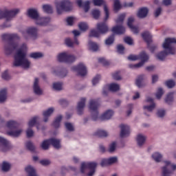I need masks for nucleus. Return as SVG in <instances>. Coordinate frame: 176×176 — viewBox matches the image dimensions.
<instances>
[{
  "instance_id": "obj_41",
  "label": "nucleus",
  "mask_w": 176,
  "mask_h": 176,
  "mask_svg": "<svg viewBox=\"0 0 176 176\" xmlns=\"http://www.w3.org/2000/svg\"><path fill=\"white\" fill-rule=\"evenodd\" d=\"M100 35H101V33L96 29L91 30L89 32V36H94V38H100Z\"/></svg>"
},
{
  "instance_id": "obj_19",
  "label": "nucleus",
  "mask_w": 176,
  "mask_h": 176,
  "mask_svg": "<svg viewBox=\"0 0 176 176\" xmlns=\"http://www.w3.org/2000/svg\"><path fill=\"white\" fill-rule=\"evenodd\" d=\"M90 1H86L82 3V0H77V5L79 8H83L85 13H87L90 10Z\"/></svg>"
},
{
  "instance_id": "obj_48",
  "label": "nucleus",
  "mask_w": 176,
  "mask_h": 176,
  "mask_svg": "<svg viewBox=\"0 0 176 176\" xmlns=\"http://www.w3.org/2000/svg\"><path fill=\"white\" fill-rule=\"evenodd\" d=\"M53 89H54V90H57L58 91H60V90L63 89V83L62 82H54L53 84Z\"/></svg>"
},
{
  "instance_id": "obj_55",
  "label": "nucleus",
  "mask_w": 176,
  "mask_h": 176,
  "mask_svg": "<svg viewBox=\"0 0 176 176\" xmlns=\"http://www.w3.org/2000/svg\"><path fill=\"white\" fill-rule=\"evenodd\" d=\"M91 13L94 19H96V20L98 19L100 14V12L98 10H93Z\"/></svg>"
},
{
  "instance_id": "obj_18",
  "label": "nucleus",
  "mask_w": 176,
  "mask_h": 176,
  "mask_svg": "<svg viewBox=\"0 0 176 176\" xmlns=\"http://www.w3.org/2000/svg\"><path fill=\"white\" fill-rule=\"evenodd\" d=\"M96 30L100 32V34H107L108 32V25L105 22L98 23L96 25Z\"/></svg>"
},
{
  "instance_id": "obj_46",
  "label": "nucleus",
  "mask_w": 176,
  "mask_h": 176,
  "mask_svg": "<svg viewBox=\"0 0 176 176\" xmlns=\"http://www.w3.org/2000/svg\"><path fill=\"white\" fill-rule=\"evenodd\" d=\"M1 170L2 171H4L6 173L9 171V170H10V164L6 162H3L2 164Z\"/></svg>"
},
{
  "instance_id": "obj_28",
  "label": "nucleus",
  "mask_w": 176,
  "mask_h": 176,
  "mask_svg": "<svg viewBox=\"0 0 176 176\" xmlns=\"http://www.w3.org/2000/svg\"><path fill=\"white\" fill-rule=\"evenodd\" d=\"M142 38L146 42V43L149 44L152 42V34L149 33V32H144L142 34Z\"/></svg>"
},
{
  "instance_id": "obj_32",
  "label": "nucleus",
  "mask_w": 176,
  "mask_h": 176,
  "mask_svg": "<svg viewBox=\"0 0 176 176\" xmlns=\"http://www.w3.org/2000/svg\"><path fill=\"white\" fill-rule=\"evenodd\" d=\"M25 170L28 173V176H38V175H36V170L31 166H28Z\"/></svg>"
},
{
  "instance_id": "obj_44",
  "label": "nucleus",
  "mask_w": 176,
  "mask_h": 176,
  "mask_svg": "<svg viewBox=\"0 0 176 176\" xmlns=\"http://www.w3.org/2000/svg\"><path fill=\"white\" fill-rule=\"evenodd\" d=\"M25 146L28 151H30V152H35V146H34V144L31 142H27L25 143Z\"/></svg>"
},
{
  "instance_id": "obj_54",
  "label": "nucleus",
  "mask_w": 176,
  "mask_h": 176,
  "mask_svg": "<svg viewBox=\"0 0 176 176\" xmlns=\"http://www.w3.org/2000/svg\"><path fill=\"white\" fill-rule=\"evenodd\" d=\"M101 79V76L100 74H97L92 80V85L94 86H96L98 82H100V80Z\"/></svg>"
},
{
  "instance_id": "obj_59",
  "label": "nucleus",
  "mask_w": 176,
  "mask_h": 176,
  "mask_svg": "<svg viewBox=\"0 0 176 176\" xmlns=\"http://www.w3.org/2000/svg\"><path fill=\"white\" fill-rule=\"evenodd\" d=\"M147 48L151 53H155L157 50V45H147Z\"/></svg>"
},
{
  "instance_id": "obj_13",
  "label": "nucleus",
  "mask_w": 176,
  "mask_h": 176,
  "mask_svg": "<svg viewBox=\"0 0 176 176\" xmlns=\"http://www.w3.org/2000/svg\"><path fill=\"white\" fill-rule=\"evenodd\" d=\"M38 119H39L38 116H34L29 121V128L26 131V135L28 138H31V137H34V131H32L31 127H34V126L36 124Z\"/></svg>"
},
{
  "instance_id": "obj_12",
  "label": "nucleus",
  "mask_w": 176,
  "mask_h": 176,
  "mask_svg": "<svg viewBox=\"0 0 176 176\" xmlns=\"http://www.w3.org/2000/svg\"><path fill=\"white\" fill-rule=\"evenodd\" d=\"M1 39L10 42L12 45H16L17 42L20 41V36L17 34L6 33L1 35Z\"/></svg>"
},
{
  "instance_id": "obj_7",
  "label": "nucleus",
  "mask_w": 176,
  "mask_h": 176,
  "mask_svg": "<svg viewBox=\"0 0 176 176\" xmlns=\"http://www.w3.org/2000/svg\"><path fill=\"white\" fill-rule=\"evenodd\" d=\"M97 167L96 162H82L80 167V173L82 174L86 173V170H90L89 173L87 174L88 176L94 175L96 173V168Z\"/></svg>"
},
{
  "instance_id": "obj_5",
  "label": "nucleus",
  "mask_w": 176,
  "mask_h": 176,
  "mask_svg": "<svg viewBox=\"0 0 176 176\" xmlns=\"http://www.w3.org/2000/svg\"><path fill=\"white\" fill-rule=\"evenodd\" d=\"M19 123L14 120H10L7 122L6 126L10 131L7 132L8 135L11 137H19L21 134L23 130L19 129Z\"/></svg>"
},
{
  "instance_id": "obj_26",
  "label": "nucleus",
  "mask_w": 176,
  "mask_h": 176,
  "mask_svg": "<svg viewBox=\"0 0 176 176\" xmlns=\"http://www.w3.org/2000/svg\"><path fill=\"white\" fill-rule=\"evenodd\" d=\"M113 116V111L107 110L104 113L100 116L101 120H109Z\"/></svg>"
},
{
  "instance_id": "obj_40",
  "label": "nucleus",
  "mask_w": 176,
  "mask_h": 176,
  "mask_svg": "<svg viewBox=\"0 0 176 176\" xmlns=\"http://www.w3.org/2000/svg\"><path fill=\"white\" fill-rule=\"evenodd\" d=\"M152 157L155 162L159 163V162L162 161V157H163V156L159 153H155L152 155Z\"/></svg>"
},
{
  "instance_id": "obj_9",
  "label": "nucleus",
  "mask_w": 176,
  "mask_h": 176,
  "mask_svg": "<svg viewBox=\"0 0 176 176\" xmlns=\"http://www.w3.org/2000/svg\"><path fill=\"white\" fill-rule=\"evenodd\" d=\"M20 12V9L15 8L11 10L3 11L0 8V19H6V21H10L16 14H19Z\"/></svg>"
},
{
  "instance_id": "obj_22",
  "label": "nucleus",
  "mask_w": 176,
  "mask_h": 176,
  "mask_svg": "<svg viewBox=\"0 0 176 176\" xmlns=\"http://www.w3.org/2000/svg\"><path fill=\"white\" fill-rule=\"evenodd\" d=\"M26 32L28 35H31L34 39L38 38V28L31 27L27 29Z\"/></svg>"
},
{
  "instance_id": "obj_6",
  "label": "nucleus",
  "mask_w": 176,
  "mask_h": 176,
  "mask_svg": "<svg viewBox=\"0 0 176 176\" xmlns=\"http://www.w3.org/2000/svg\"><path fill=\"white\" fill-rule=\"evenodd\" d=\"M162 51L157 54V58L160 61H164L168 54H175V47L173 45H163Z\"/></svg>"
},
{
  "instance_id": "obj_36",
  "label": "nucleus",
  "mask_w": 176,
  "mask_h": 176,
  "mask_svg": "<svg viewBox=\"0 0 176 176\" xmlns=\"http://www.w3.org/2000/svg\"><path fill=\"white\" fill-rule=\"evenodd\" d=\"M144 79H145L144 75L139 76L135 81L136 86H138V87H142V82H144Z\"/></svg>"
},
{
  "instance_id": "obj_63",
  "label": "nucleus",
  "mask_w": 176,
  "mask_h": 176,
  "mask_svg": "<svg viewBox=\"0 0 176 176\" xmlns=\"http://www.w3.org/2000/svg\"><path fill=\"white\" fill-rule=\"evenodd\" d=\"M117 52L119 54H124V47L123 45H118Z\"/></svg>"
},
{
  "instance_id": "obj_11",
  "label": "nucleus",
  "mask_w": 176,
  "mask_h": 176,
  "mask_svg": "<svg viewBox=\"0 0 176 176\" xmlns=\"http://www.w3.org/2000/svg\"><path fill=\"white\" fill-rule=\"evenodd\" d=\"M165 166L162 167V176H171L176 170V165L171 164L170 161H165Z\"/></svg>"
},
{
  "instance_id": "obj_57",
  "label": "nucleus",
  "mask_w": 176,
  "mask_h": 176,
  "mask_svg": "<svg viewBox=\"0 0 176 176\" xmlns=\"http://www.w3.org/2000/svg\"><path fill=\"white\" fill-rule=\"evenodd\" d=\"M166 85L168 89H173V87L175 86V82H174L173 80H169L166 82Z\"/></svg>"
},
{
  "instance_id": "obj_24",
  "label": "nucleus",
  "mask_w": 176,
  "mask_h": 176,
  "mask_svg": "<svg viewBox=\"0 0 176 176\" xmlns=\"http://www.w3.org/2000/svg\"><path fill=\"white\" fill-rule=\"evenodd\" d=\"M126 29L122 25H116L112 28V32L117 34L118 35H122L124 34Z\"/></svg>"
},
{
  "instance_id": "obj_51",
  "label": "nucleus",
  "mask_w": 176,
  "mask_h": 176,
  "mask_svg": "<svg viewBox=\"0 0 176 176\" xmlns=\"http://www.w3.org/2000/svg\"><path fill=\"white\" fill-rule=\"evenodd\" d=\"M121 8L122 6L120 5V1L114 0V12H118V10H119Z\"/></svg>"
},
{
  "instance_id": "obj_34",
  "label": "nucleus",
  "mask_w": 176,
  "mask_h": 176,
  "mask_svg": "<svg viewBox=\"0 0 176 176\" xmlns=\"http://www.w3.org/2000/svg\"><path fill=\"white\" fill-rule=\"evenodd\" d=\"M61 120H63V116H58L52 123L53 127H54V129H58V127H60V123H61Z\"/></svg>"
},
{
  "instance_id": "obj_58",
  "label": "nucleus",
  "mask_w": 176,
  "mask_h": 176,
  "mask_svg": "<svg viewBox=\"0 0 176 176\" xmlns=\"http://www.w3.org/2000/svg\"><path fill=\"white\" fill-rule=\"evenodd\" d=\"M124 42L127 45H133V43H134V41L130 36L124 37Z\"/></svg>"
},
{
  "instance_id": "obj_10",
  "label": "nucleus",
  "mask_w": 176,
  "mask_h": 176,
  "mask_svg": "<svg viewBox=\"0 0 176 176\" xmlns=\"http://www.w3.org/2000/svg\"><path fill=\"white\" fill-rule=\"evenodd\" d=\"M76 60V57L68 52H62L58 55V60L59 63H65L66 64H72Z\"/></svg>"
},
{
  "instance_id": "obj_20",
  "label": "nucleus",
  "mask_w": 176,
  "mask_h": 176,
  "mask_svg": "<svg viewBox=\"0 0 176 176\" xmlns=\"http://www.w3.org/2000/svg\"><path fill=\"white\" fill-rule=\"evenodd\" d=\"M33 89L34 92L35 94H37V96H41V94H42V89H41V87H39V79L38 78L34 79Z\"/></svg>"
},
{
  "instance_id": "obj_62",
  "label": "nucleus",
  "mask_w": 176,
  "mask_h": 176,
  "mask_svg": "<svg viewBox=\"0 0 176 176\" xmlns=\"http://www.w3.org/2000/svg\"><path fill=\"white\" fill-rule=\"evenodd\" d=\"M116 149V142H113L109 146V152H110V153H112V152H115Z\"/></svg>"
},
{
  "instance_id": "obj_43",
  "label": "nucleus",
  "mask_w": 176,
  "mask_h": 176,
  "mask_svg": "<svg viewBox=\"0 0 176 176\" xmlns=\"http://www.w3.org/2000/svg\"><path fill=\"white\" fill-rule=\"evenodd\" d=\"M173 43L176 44L175 38H166L163 43V45H173Z\"/></svg>"
},
{
  "instance_id": "obj_38",
  "label": "nucleus",
  "mask_w": 176,
  "mask_h": 176,
  "mask_svg": "<svg viewBox=\"0 0 176 176\" xmlns=\"http://www.w3.org/2000/svg\"><path fill=\"white\" fill-rule=\"evenodd\" d=\"M50 145H51L50 139L45 140L41 144V148L44 151H47V149H49V146H50Z\"/></svg>"
},
{
  "instance_id": "obj_64",
  "label": "nucleus",
  "mask_w": 176,
  "mask_h": 176,
  "mask_svg": "<svg viewBox=\"0 0 176 176\" xmlns=\"http://www.w3.org/2000/svg\"><path fill=\"white\" fill-rule=\"evenodd\" d=\"M65 126L69 131H74V126H72V124L69 122H65Z\"/></svg>"
},
{
  "instance_id": "obj_2",
  "label": "nucleus",
  "mask_w": 176,
  "mask_h": 176,
  "mask_svg": "<svg viewBox=\"0 0 176 176\" xmlns=\"http://www.w3.org/2000/svg\"><path fill=\"white\" fill-rule=\"evenodd\" d=\"M28 16L30 19L35 20V23L37 25H47L50 23V17H41L38 10L35 8H30L28 10Z\"/></svg>"
},
{
  "instance_id": "obj_25",
  "label": "nucleus",
  "mask_w": 176,
  "mask_h": 176,
  "mask_svg": "<svg viewBox=\"0 0 176 176\" xmlns=\"http://www.w3.org/2000/svg\"><path fill=\"white\" fill-rule=\"evenodd\" d=\"M146 101V102H151V104L148 106H144V109H147L148 112H152L156 107V104L153 102V99L152 98H147Z\"/></svg>"
},
{
  "instance_id": "obj_27",
  "label": "nucleus",
  "mask_w": 176,
  "mask_h": 176,
  "mask_svg": "<svg viewBox=\"0 0 176 176\" xmlns=\"http://www.w3.org/2000/svg\"><path fill=\"white\" fill-rule=\"evenodd\" d=\"M148 12H149V10L146 8H140L138 12V17H139V19L146 17V16H148Z\"/></svg>"
},
{
  "instance_id": "obj_47",
  "label": "nucleus",
  "mask_w": 176,
  "mask_h": 176,
  "mask_svg": "<svg viewBox=\"0 0 176 176\" xmlns=\"http://www.w3.org/2000/svg\"><path fill=\"white\" fill-rule=\"evenodd\" d=\"M163 94H164L163 89L162 87L158 88L157 93L155 94L156 98H157V100H160Z\"/></svg>"
},
{
  "instance_id": "obj_17",
  "label": "nucleus",
  "mask_w": 176,
  "mask_h": 176,
  "mask_svg": "<svg viewBox=\"0 0 176 176\" xmlns=\"http://www.w3.org/2000/svg\"><path fill=\"white\" fill-rule=\"evenodd\" d=\"M86 106V98H82L77 104L78 115H83V109Z\"/></svg>"
},
{
  "instance_id": "obj_21",
  "label": "nucleus",
  "mask_w": 176,
  "mask_h": 176,
  "mask_svg": "<svg viewBox=\"0 0 176 176\" xmlns=\"http://www.w3.org/2000/svg\"><path fill=\"white\" fill-rule=\"evenodd\" d=\"M133 23H134V18L133 16H131L128 19L127 25L134 34H138V28L133 25Z\"/></svg>"
},
{
  "instance_id": "obj_14",
  "label": "nucleus",
  "mask_w": 176,
  "mask_h": 176,
  "mask_svg": "<svg viewBox=\"0 0 176 176\" xmlns=\"http://www.w3.org/2000/svg\"><path fill=\"white\" fill-rule=\"evenodd\" d=\"M72 71H76L80 76H86L87 75V69L83 63H79L77 66L72 67Z\"/></svg>"
},
{
  "instance_id": "obj_4",
  "label": "nucleus",
  "mask_w": 176,
  "mask_h": 176,
  "mask_svg": "<svg viewBox=\"0 0 176 176\" xmlns=\"http://www.w3.org/2000/svg\"><path fill=\"white\" fill-rule=\"evenodd\" d=\"M57 14H63L64 12L72 10V3L69 0H61L55 3Z\"/></svg>"
},
{
  "instance_id": "obj_30",
  "label": "nucleus",
  "mask_w": 176,
  "mask_h": 176,
  "mask_svg": "<svg viewBox=\"0 0 176 176\" xmlns=\"http://www.w3.org/2000/svg\"><path fill=\"white\" fill-rule=\"evenodd\" d=\"M53 112H54V109H53V107H51V108L48 109L47 111H43V115L44 116L43 121L45 122H46L49 120V117L50 116V115L52 113H53Z\"/></svg>"
},
{
  "instance_id": "obj_37",
  "label": "nucleus",
  "mask_w": 176,
  "mask_h": 176,
  "mask_svg": "<svg viewBox=\"0 0 176 176\" xmlns=\"http://www.w3.org/2000/svg\"><path fill=\"white\" fill-rule=\"evenodd\" d=\"M174 100V93L170 92L169 94H167L166 98H165V102L166 104H171Z\"/></svg>"
},
{
  "instance_id": "obj_42",
  "label": "nucleus",
  "mask_w": 176,
  "mask_h": 176,
  "mask_svg": "<svg viewBox=\"0 0 176 176\" xmlns=\"http://www.w3.org/2000/svg\"><path fill=\"white\" fill-rule=\"evenodd\" d=\"M30 57L36 60L38 58H42V57H43V54L41 52H33L30 54Z\"/></svg>"
},
{
  "instance_id": "obj_45",
  "label": "nucleus",
  "mask_w": 176,
  "mask_h": 176,
  "mask_svg": "<svg viewBox=\"0 0 176 176\" xmlns=\"http://www.w3.org/2000/svg\"><path fill=\"white\" fill-rule=\"evenodd\" d=\"M43 10L45 13H53V8L50 6V5H44L43 6Z\"/></svg>"
},
{
  "instance_id": "obj_16",
  "label": "nucleus",
  "mask_w": 176,
  "mask_h": 176,
  "mask_svg": "<svg viewBox=\"0 0 176 176\" xmlns=\"http://www.w3.org/2000/svg\"><path fill=\"white\" fill-rule=\"evenodd\" d=\"M120 127L121 129V138H124V137H129L130 135V126L129 125L122 124L121 125H120Z\"/></svg>"
},
{
  "instance_id": "obj_23",
  "label": "nucleus",
  "mask_w": 176,
  "mask_h": 176,
  "mask_svg": "<svg viewBox=\"0 0 176 176\" xmlns=\"http://www.w3.org/2000/svg\"><path fill=\"white\" fill-rule=\"evenodd\" d=\"M53 74L60 78H65L68 74V71L66 69H57L53 71Z\"/></svg>"
},
{
  "instance_id": "obj_33",
  "label": "nucleus",
  "mask_w": 176,
  "mask_h": 176,
  "mask_svg": "<svg viewBox=\"0 0 176 176\" xmlns=\"http://www.w3.org/2000/svg\"><path fill=\"white\" fill-rule=\"evenodd\" d=\"M8 97V89L4 88L0 91V102H5Z\"/></svg>"
},
{
  "instance_id": "obj_53",
  "label": "nucleus",
  "mask_w": 176,
  "mask_h": 176,
  "mask_svg": "<svg viewBox=\"0 0 176 176\" xmlns=\"http://www.w3.org/2000/svg\"><path fill=\"white\" fill-rule=\"evenodd\" d=\"M113 78L115 80H120V79H122V77L120 76V71H117L116 72H114L112 74Z\"/></svg>"
},
{
  "instance_id": "obj_35",
  "label": "nucleus",
  "mask_w": 176,
  "mask_h": 176,
  "mask_svg": "<svg viewBox=\"0 0 176 176\" xmlns=\"http://www.w3.org/2000/svg\"><path fill=\"white\" fill-rule=\"evenodd\" d=\"M51 145L56 148V149H60L61 148V145L60 144V140H57L55 138L50 139Z\"/></svg>"
},
{
  "instance_id": "obj_1",
  "label": "nucleus",
  "mask_w": 176,
  "mask_h": 176,
  "mask_svg": "<svg viewBox=\"0 0 176 176\" xmlns=\"http://www.w3.org/2000/svg\"><path fill=\"white\" fill-rule=\"evenodd\" d=\"M16 53L14 56V67L30 68V62L27 59V47L23 45L19 48V45H7L5 46V54L7 56Z\"/></svg>"
},
{
  "instance_id": "obj_49",
  "label": "nucleus",
  "mask_w": 176,
  "mask_h": 176,
  "mask_svg": "<svg viewBox=\"0 0 176 176\" xmlns=\"http://www.w3.org/2000/svg\"><path fill=\"white\" fill-rule=\"evenodd\" d=\"M115 41V35L112 34L111 36H109L106 41L105 43L106 45H112L113 42Z\"/></svg>"
},
{
  "instance_id": "obj_60",
  "label": "nucleus",
  "mask_w": 176,
  "mask_h": 176,
  "mask_svg": "<svg viewBox=\"0 0 176 176\" xmlns=\"http://www.w3.org/2000/svg\"><path fill=\"white\" fill-rule=\"evenodd\" d=\"M100 49V47H98V45H90L89 46V50L91 52H97Z\"/></svg>"
},
{
  "instance_id": "obj_50",
  "label": "nucleus",
  "mask_w": 176,
  "mask_h": 176,
  "mask_svg": "<svg viewBox=\"0 0 176 176\" xmlns=\"http://www.w3.org/2000/svg\"><path fill=\"white\" fill-rule=\"evenodd\" d=\"M126 17V14H120L118 19L116 21V24H123V21H124V18Z\"/></svg>"
},
{
  "instance_id": "obj_8",
  "label": "nucleus",
  "mask_w": 176,
  "mask_h": 176,
  "mask_svg": "<svg viewBox=\"0 0 176 176\" xmlns=\"http://www.w3.org/2000/svg\"><path fill=\"white\" fill-rule=\"evenodd\" d=\"M100 107V99H92L89 101V108L92 112V119L96 121L98 119V107Z\"/></svg>"
},
{
  "instance_id": "obj_39",
  "label": "nucleus",
  "mask_w": 176,
  "mask_h": 176,
  "mask_svg": "<svg viewBox=\"0 0 176 176\" xmlns=\"http://www.w3.org/2000/svg\"><path fill=\"white\" fill-rule=\"evenodd\" d=\"M109 89L110 91H118L120 89V86L116 83L110 84Z\"/></svg>"
},
{
  "instance_id": "obj_3",
  "label": "nucleus",
  "mask_w": 176,
  "mask_h": 176,
  "mask_svg": "<svg viewBox=\"0 0 176 176\" xmlns=\"http://www.w3.org/2000/svg\"><path fill=\"white\" fill-rule=\"evenodd\" d=\"M129 61H137V60H141V61L135 65H129V68H140L142 67L149 60V56L145 53V52H141L139 55L131 54L127 58Z\"/></svg>"
},
{
  "instance_id": "obj_15",
  "label": "nucleus",
  "mask_w": 176,
  "mask_h": 176,
  "mask_svg": "<svg viewBox=\"0 0 176 176\" xmlns=\"http://www.w3.org/2000/svg\"><path fill=\"white\" fill-rule=\"evenodd\" d=\"M10 149V144L9 142L6 139L0 137V151L1 152H8Z\"/></svg>"
},
{
  "instance_id": "obj_29",
  "label": "nucleus",
  "mask_w": 176,
  "mask_h": 176,
  "mask_svg": "<svg viewBox=\"0 0 176 176\" xmlns=\"http://www.w3.org/2000/svg\"><path fill=\"white\" fill-rule=\"evenodd\" d=\"M136 141L138 146H142L144 144H145V141H146V137L142 135V134H138L136 138Z\"/></svg>"
},
{
  "instance_id": "obj_52",
  "label": "nucleus",
  "mask_w": 176,
  "mask_h": 176,
  "mask_svg": "<svg viewBox=\"0 0 176 176\" xmlns=\"http://www.w3.org/2000/svg\"><path fill=\"white\" fill-rule=\"evenodd\" d=\"M78 28L81 31H86V30L89 28V26L87 25V23L85 22H81L78 24Z\"/></svg>"
},
{
  "instance_id": "obj_61",
  "label": "nucleus",
  "mask_w": 176,
  "mask_h": 176,
  "mask_svg": "<svg viewBox=\"0 0 176 176\" xmlns=\"http://www.w3.org/2000/svg\"><path fill=\"white\" fill-rule=\"evenodd\" d=\"M76 19L74 16H69L66 19V21L68 25H73L74 21H75Z\"/></svg>"
},
{
  "instance_id": "obj_31",
  "label": "nucleus",
  "mask_w": 176,
  "mask_h": 176,
  "mask_svg": "<svg viewBox=\"0 0 176 176\" xmlns=\"http://www.w3.org/2000/svg\"><path fill=\"white\" fill-rule=\"evenodd\" d=\"M94 135L98 137L99 138H104L105 137H108V132L102 129H99L94 133Z\"/></svg>"
},
{
  "instance_id": "obj_56",
  "label": "nucleus",
  "mask_w": 176,
  "mask_h": 176,
  "mask_svg": "<svg viewBox=\"0 0 176 176\" xmlns=\"http://www.w3.org/2000/svg\"><path fill=\"white\" fill-rule=\"evenodd\" d=\"M98 63H100V64H102L104 67L109 65V61L105 60L104 58H99Z\"/></svg>"
}]
</instances>
